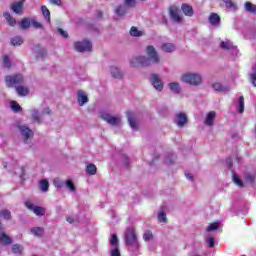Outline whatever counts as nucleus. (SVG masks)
<instances>
[{"mask_svg": "<svg viewBox=\"0 0 256 256\" xmlns=\"http://www.w3.org/2000/svg\"><path fill=\"white\" fill-rule=\"evenodd\" d=\"M170 17L175 23H183V18L179 15V9L175 6L170 7Z\"/></svg>", "mask_w": 256, "mask_h": 256, "instance_id": "obj_11", "label": "nucleus"}, {"mask_svg": "<svg viewBox=\"0 0 256 256\" xmlns=\"http://www.w3.org/2000/svg\"><path fill=\"white\" fill-rule=\"evenodd\" d=\"M126 245L132 247H139V241H137V233L134 228H128L125 236Z\"/></svg>", "mask_w": 256, "mask_h": 256, "instance_id": "obj_4", "label": "nucleus"}, {"mask_svg": "<svg viewBox=\"0 0 256 256\" xmlns=\"http://www.w3.org/2000/svg\"><path fill=\"white\" fill-rule=\"evenodd\" d=\"M98 17H103V13L102 12H98Z\"/></svg>", "mask_w": 256, "mask_h": 256, "instance_id": "obj_61", "label": "nucleus"}, {"mask_svg": "<svg viewBox=\"0 0 256 256\" xmlns=\"http://www.w3.org/2000/svg\"><path fill=\"white\" fill-rule=\"evenodd\" d=\"M144 241H149L150 239H153V233L151 231H147L143 235Z\"/></svg>", "mask_w": 256, "mask_h": 256, "instance_id": "obj_51", "label": "nucleus"}, {"mask_svg": "<svg viewBox=\"0 0 256 256\" xmlns=\"http://www.w3.org/2000/svg\"><path fill=\"white\" fill-rule=\"evenodd\" d=\"M31 25L34 29H43V24H41L40 22H37L35 20H31Z\"/></svg>", "mask_w": 256, "mask_h": 256, "instance_id": "obj_49", "label": "nucleus"}, {"mask_svg": "<svg viewBox=\"0 0 256 256\" xmlns=\"http://www.w3.org/2000/svg\"><path fill=\"white\" fill-rule=\"evenodd\" d=\"M232 165H233V164H232V163H230V164H229V167H231Z\"/></svg>", "mask_w": 256, "mask_h": 256, "instance_id": "obj_63", "label": "nucleus"}, {"mask_svg": "<svg viewBox=\"0 0 256 256\" xmlns=\"http://www.w3.org/2000/svg\"><path fill=\"white\" fill-rule=\"evenodd\" d=\"M115 13L118 15V17H123L127 15V8L123 5H119L115 9Z\"/></svg>", "mask_w": 256, "mask_h": 256, "instance_id": "obj_24", "label": "nucleus"}, {"mask_svg": "<svg viewBox=\"0 0 256 256\" xmlns=\"http://www.w3.org/2000/svg\"><path fill=\"white\" fill-rule=\"evenodd\" d=\"M233 181L235 185H238L240 188L245 187V184H243V181L241 180V178H239V174L233 175Z\"/></svg>", "mask_w": 256, "mask_h": 256, "instance_id": "obj_39", "label": "nucleus"}, {"mask_svg": "<svg viewBox=\"0 0 256 256\" xmlns=\"http://www.w3.org/2000/svg\"><path fill=\"white\" fill-rule=\"evenodd\" d=\"M215 117H217V113H215V111L208 112L204 121L205 125H207L208 127H213Z\"/></svg>", "mask_w": 256, "mask_h": 256, "instance_id": "obj_14", "label": "nucleus"}, {"mask_svg": "<svg viewBox=\"0 0 256 256\" xmlns=\"http://www.w3.org/2000/svg\"><path fill=\"white\" fill-rule=\"evenodd\" d=\"M45 55H47V50H45L44 48L38 50L37 57H45Z\"/></svg>", "mask_w": 256, "mask_h": 256, "instance_id": "obj_53", "label": "nucleus"}, {"mask_svg": "<svg viewBox=\"0 0 256 256\" xmlns=\"http://www.w3.org/2000/svg\"><path fill=\"white\" fill-rule=\"evenodd\" d=\"M168 86H169V89H170L173 93H176V94L181 93V86L179 85V83H177V82H172V83H169Z\"/></svg>", "mask_w": 256, "mask_h": 256, "instance_id": "obj_25", "label": "nucleus"}, {"mask_svg": "<svg viewBox=\"0 0 256 256\" xmlns=\"http://www.w3.org/2000/svg\"><path fill=\"white\" fill-rule=\"evenodd\" d=\"M175 49L176 47L173 43H164L161 45V50L164 51V53H173Z\"/></svg>", "mask_w": 256, "mask_h": 256, "instance_id": "obj_21", "label": "nucleus"}, {"mask_svg": "<svg viewBox=\"0 0 256 256\" xmlns=\"http://www.w3.org/2000/svg\"><path fill=\"white\" fill-rule=\"evenodd\" d=\"M31 27V19L29 18H23L20 22V28L23 29V31L29 29Z\"/></svg>", "mask_w": 256, "mask_h": 256, "instance_id": "obj_28", "label": "nucleus"}, {"mask_svg": "<svg viewBox=\"0 0 256 256\" xmlns=\"http://www.w3.org/2000/svg\"><path fill=\"white\" fill-rule=\"evenodd\" d=\"M3 65L6 69H11V60H9V56H3Z\"/></svg>", "mask_w": 256, "mask_h": 256, "instance_id": "obj_45", "label": "nucleus"}, {"mask_svg": "<svg viewBox=\"0 0 256 256\" xmlns=\"http://www.w3.org/2000/svg\"><path fill=\"white\" fill-rule=\"evenodd\" d=\"M74 49L78 53H85V51H91V49H93V44H91V41H89V40L75 42Z\"/></svg>", "mask_w": 256, "mask_h": 256, "instance_id": "obj_5", "label": "nucleus"}, {"mask_svg": "<svg viewBox=\"0 0 256 256\" xmlns=\"http://www.w3.org/2000/svg\"><path fill=\"white\" fill-rule=\"evenodd\" d=\"M3 167H4V169H7V162L3 163Z\"/></svg>", "mask_w": 256, "mask_h": 256, "instance_id": "obj_60", "label": "nucleus"}, {"mask_svg": "<svg viewBox=\"0 0 256 256\" xmlns=\"http://www.w3.org/2000/svg\"><path fill=\"white\" fill-rule=\"evenodd\" d=\"M111 256H121V251L119 250V246L115 247V249L111 250Z\"/></svg>", "mask_w": 256, "mask_h": 256, "instance_id": "obj_52", "label": "nucleus"}, {"mask_svg": "<svg viewBox=\"0 0 256 256\" xmlns=\"http://www.w3.org/2000/svg\"><path fill=\"white\" fill-rule=\"evenodd\" d=\"M78 103L80 107H83L85 103H89V97H87V94L83 90L78 91Z\"/></svg>", "mask_w": 256, "mask_h": 256, "instance_id": "obj_16", "label": "nucleus"}, {"mask_svg": "<svg viewBox=\"0 0 256 256\" xmlns=\"http://www.w3.org/2000/svg\"><path fill=\"white\" fill-rule=\"evenodd\" d=\"M0 243L4 247H7L8 245H11L13 243V239L7 235V233L3 230L0 232Z\"/></svg>", "mask_w": 256, "mask_h": 256, "instance_id": "obj_13", "label": "nucleus"}, {"mask_svg": "<svg viewBox=\"0 0 256 256\" xmlns=\"http://www.w3.org/2000/svg\"><path fill=\"white\" fill-rule=\"evenodd\" d=\"M40 189L44 193L49 191V180L43 179L42 181H40Z\"/></svg>", "mask_w": 256, "mask_h": 256, "instance_id": "obj_36", "label": "nucleus"}, {"mask_svg": "<svg viewBox=\"0 0 256 256\" xmlns=\"http://www.w3.org/2000/svg\"><path fill=\"white\" fill-rule=\"evenodd\" d=\"M246 181H249L250 183H253L255 181V176L248 174L246 176Z\"/></svg>", "mask_w": 256, "mask_h": 256, "instance_id": "obj_55", "label": "nucleus"}, {"mask_svg": "<svg viewBox=\"0 0 256 256\" xmlns=\"http://www.w3.org/2000/svg\"><path fill=\"white\" fill-rule=\"evenodd\" d=\"M31 233H34L35 237H43L45 229L43 227H34L31 229Z\"/></svg>", "mask_w": 256, "mask_h": 256, "instance_id": "obj_27", "label": "nucleus"}, {"mask_svg": "<svg viewBox=\"0 0 256 256\" xmlns=\"http://www.w3.org/2000/svg\"><path fill=\"white\" fill-rule=\"evenodd\" d=\"M110 245H112V247H119V238H117V234L111 235Z\"/></svg>", "mask_w": 256, "mask_h": 256, "instance_id": "obj_40", "label": "nucleus"}, {"mask_svg": "<svg viewBox=\"0 0 256 256\" xmlns=\"http://www.w3.org/2000/svg\"><path fill=\"white\" fill-rule=\"evenodd\" d=\"M11 45L14 47H19L20 45H23V38L21 36H15L11 39Z\"/></svg>", "mask_w": 256, "mask_h": 256, "instance_id": "obj_32", "label": "nucleus"}, {"mask_svg": "<svg viewBox=\"0 0 256 256\" xmlns=\"http://www.w3.org/2000/svg\"><path fill=\"white\" fill-rule=\"evenodd\" d=\"M238 103V113H245V97L240 96Z\"/></svg>", "mask_w": 256, "mask_h": 256, "instance_id": "obj_33", "label": "nucleus"}, {"mask_svg": "<svg viewBox=\"0 0 256 256\" xmlns=\"http://www.w3.org/2000/svg\"><path fill=\"white\" fill-rule=\"evenodd\" d=\"M146 55L148 58L146 56H137L132 58L130 65L132 67H151V65H158V63H161V58L154 46L149 45L146 47Z\"/></svg>", "mask_w": 256, "mask_h": 256, "instance_id": "obj_1", "label": "nucleus"}, {"mask_svg": "<svg viewBox=\"0 0 256 256\" xmlns=\"http://www.w3.org/2000/svg\"><path fill=\"white\" fill-rule=\"evenodd\" d=\"M66 187L70 191H77V188L75 187V184L73 183V180H71V179L66 180Z\"/></svg>", "mask_w": 256, "mask_h": 256, "instance_id": "obj_43", "label": "nucleus"}, {"mask_svg": "<svg viewBox=\"0 0 256 256\" xmlns=\"http://www.w3.org/2000/svg\"><path fill=\"white\" fill-rule=\"evenodd\" d=\"M66 221H67L68 223H73L74 218H73V217H68V218L66 219Z\"/></svg>", "mask_w": 256, "mask_h": 256, "instance_id": "obj_57", "label": "nucleus"}, {"mask_svg": "<svg viewBox=\"0 0 256 256\" xmlns=\"http://www.w3.org/2000/svg\"><path fill=\"white\" fill-rule=\"evenodd\" d=\"M4 17H6L8 25H10L11 27H15V25H17V20H15V18L11 17V14L9 12H5Z\"/></svg>", "mask_w": 256, "mask_h": 256, "instance_id": "obj_30", "label": "nucleus"}, {"mask_svg": "<svg viewBox=\"0 0 256 256\" xmlns=\"http://www.w3.org/2000/svg\"><path fill=\"white\" fill-rule=\"evenodd\" d=\"M188 121L189 120H187V114H185V112L177 113L174 119V123L178 127H183L186 123H188Z\"/></svg>", "mask_w": 256, "mask_h": 256, "instance_id": "obj_9", "label": "nucleus"}, {"mask_svg": "<svg viewBox=\"0 0 256 256\" xmlns=\"http://www.w3.org/2000/svg\"><path fill=\"white\" fill-rule=\"evenodd\" d=\"M37 49H39V47H41L39 44L36 45Z\"/></svg>", "mask_w": 256, "mask_h": 256, "instance_id": "obj_62", "label": "nucleus"}, {"mask_svg": "<svg viewBox=\"0 0 256 256\" xmlns=\"http://www.w3.org/2000/svg\"><path fill=\"white\" fill-rule=\"evenodd\" d=\"M11 109L15 113H19V111L23 110V108H21V105H19V103H17V101H12L11 102Z\"/></svg>", "mask_w": 256, "mask_h": 256, "instance_id": "obj_41", "label": "nucleus"}, {"mask_svg": "<svg viewBox=\"0 0 256 256\" xmlns=\"http://www.w3.org/2000/svg\"><path fill=\"white\" fill-rule=\"evenodd\" d=\"M20 133L24 139V143H27L31 137H33V130L29 129L27 126H20L19 127Z\"/></svg>", "mask_w": 256, "mask_h": 256, "instance_id": "obj_10", "label": "nucleus"}, {"mask_svg": "<svg viewBox=\"0 0 256 256\" xmlns=\"http://www.w3.org/2000/svg\"><path fill=\"white\" fill-rule=\"evenodd\" d=\"M25 205L27 209H30V211H33V213H35V215H37L38 217L45 215V209L43 207L35 206L33 205V203L29 201L25 202Z\"/></svg>", "mask_w": 256, "mask_h": 256, "instance_id": "obj_8", "label": "nucleus"}, {"mask_svg": "<svg viewBox=\"0 0 256 256\" xmlns=\"http://www.w3.org/2000/svg\"><path fill=\"white\" fill-rule=\"evenodd\" d=\"M12 252L15 255H21L23 253V245H21V244H14L12 246Z\"/></svg>", "mask_w": 256, "mask_h": 256, "instance_id": "obj_35", "label": "nucleus"}, {"mask_svg": "<svg viewBox=\"0 0 256 256\" xmlns=\"http://www.w3.org/2000/svg\"><path fill=\"white\" fill-rule=\"evenodd\" d=\"M130 35L132 37H143V32L139 29H137V27L132 26L130 29Z\"/></svg>", "mask_w": 256, "mask_h": 256, "instance_id": "obj_34", "label": "nucleus"}, {"mask_svg": "<svg viewBox=\"0 0 256 256\" xmlns=\"http://www.w3.org/2000/svg\"><path fill=\"white\" fill-rule=\"evenodd\" d=\"M208 20L211 25H219L221 23V17L215 12L210 14Z\"/></svg>", "mask_w": 256, "mask_h": 256, "instance_id": "obj_19", "label": "nucleus"}, {"mask_svg": "<svg viewBox=\"0 0 256 256\" xmlns=\"http://www.w3.org/2000/svg\"><path fill=\"white\" fill-rule=\"evenodd\" d=\"M217 229H219V223L214 222V223H211V224L206 228V231L209 233V232H211V231H217Z\"/></svg>", "mask_w": 256, "mask_h": 256, "instance_id": "obj_44", "label": "nucleus"}, {"mask_svg": "<svg viewBox=\"0 0 256 256\" xmlns=\"http://www.w3.org/2000/svg\"><path fill=\"white\" fill-rule=\"evenodd\" d=\"M86 173L88 175H97V166L93 163H90L86 166Z\"/></svg>", "mask_w": 256, "mask_h": 256, "instance_id": "obj_26", "label": "nucleus"}, {"mask_svg": "<svg viewBox=\"0 0 256 256\" xmlns=\"http://www.w3.org/2000/svg\"><path fill=\"white\" fill-rule=\"evenodd\" d=\"M50 3H52V5H61V0H50Z\"/></svg>", "mask_w": 256, "mask_h": 256, "instance_id": "obj_56", "label": "nucleus"}, {"mask_svg": "<svg viewBox=\"0 0 256 256\" xmlns=\"http://www.w3.org/2000/svg\"><path fill=\"white\" fill-rule=\"evenodd\" d=\"M181 10L183 11L184 15H186V17H193L195 13L193 11V6L185 3L181 5Z\"/></svg>", "mask_w": 256, "mask_h": 256, "instance_id": "obj_17", "label": "nucleus"}, {"mask_svg": "<svg viewBox=\"0 0 256 256\" xmlns=\"http://www.w3.org/2000/svg\"><path fill=\"white\" fill-rule=\"evenodd\" d=\"M206 243L210 249H213L215 247V238L211 235L207 236Z\"/></svg>", "mask_w": 256, "mask_h": 256, "instance_id": "obj_42", "label": "nucleus"}, {"mask_svg": "<svg viewBox=\"0 0 256 256\" xmlns=\"http://www.w3.org/2000/svg\"><path fill=\"white\" fill-rule=\"evenodd\" d=\"M0 217H3L6 221H11V211L7 209L1 210Z\"/></svg>", "mask_w": 256, "mask_h": 256, "instance_id": "obj_37", "label": "nucleus"}, {"mask_svg": "<svg viewBox=\"0 0 256 256\" xmlns=\"http://www.w3.org/2000/svg\"><path fill=\"white\" fill-rule=\"evenodd\" d=\"M41 11H42V15H44L45 19H47V21L49 23H51V12L47 8V6H45V5L41 6Z\"/></svg>", "mask_w": 256, "mask_h": 256, "instance_id": "obj_31", "label": "nucleus"}, {"mask_svg": "<svg viewBox=\"0 0 256 256\" xmlns=\"http://www.w3.org/2000/svg\"><path fill=\"white\" fill-rule=\"evenodd\" d=\"M187 179H193V174H186Z\"/></svg>", "mask_w": 256, "mask_h": 256, "instance_id": "obj_58", "label": "nucleus"}, {"mask_svg": "<svg viewBox=\"0 0 256 256\" xmlns=\"http://www.w3.org/2000/svg\"><path fill=\"white\" fill-rule=\"evenodd\" d=\"M225 3L226 9H232V11H237V4L233 0H222Z\"/></svg>", "mask_w": 256, "mask_h": 256, "instance_id": "obj_29", "label": "nucleus"}, {"mask_svg": "<svg viewBox=\"0 0 256 256\" xmlns=\"http://www.w3.org/2000/svg\"><path fill=\"white\" fill-rule=\"evenodd\" d=\"M110 71L114 79H121L123 77V72H121V70H119L117 67H111Z\"/></svg>", "mask_w": 256, "mask_h": 256, "instance_id": "obj_23", "label": "nucleus"}, {"mask_svg": "<svg viewBox=\"0 0 256 256\" xmlns=\"http://www.w3.org/2000/svg\"><path fill=\"white\" fill-rule=\"evenodd\" d=\"M32 119H34L36 123H41V118L39 117V111L37 110L32 111Z\"/></svg>", "mask_w": 256, "mask_h": 256, "instance_id": "obj_48", "label": "nucleus"}, {"mask_svg": "<svg viewBox=\"0 0 256 256\" xmlns=\"http://www.w3.org/2000/svg\"><path fill=\"white\" fill-rule=\"evenodd\" d=\"M245 11L248 13H252L253 15H256V5L251 2H245L244 5Z\"/></svg>", "mask_w": 256, "mask_h": 256, "instance_id": "obj_22", "label": "nucleus"}, {"mask_svg": "<svg viewBox=\"0 0 256 256\" xmlns=\"http://www.w3.org/2000/svg\"><path fill=\"white\" fill-rule=\"evenodd\" d=\"M64 186H65V183H63L61 180L59 179L54 180V187H57V189H63Z\"/></svg>", "mask_w": 256, "mask_h": 256, "instance_id": "obj_50", "label": "nucleus"}, {"mask_svg": "<svg viewBox=\"0 0 256 256\" xmlns=\"http://www.w3.org/2000/svg\"><path fill=\"white\" fill-rule=\"evenodd\" d=\"M23 3H25V0L14 2L11 4L10 9L13 13H16V15H21V13H23Z\"/></svg>", "mask_w": 256, "mask_h": 256, "instance_id": "obj_12", "label": "nucleus"}, {"mask_svg": "<svg viewBox=\"0 0 256 256\" xmlns=\"http://www.w3.org/2000/svg\"><path fill=\"white\" fill-rule=\"evenodd\" d=\"M2 231H4V228H3V224L0 222V233H2Z\"/></svg>", "mask_w": 256, "mask_h": 256, "instance_id": "obj_59", "label": "nucleus"}, {"mask_svg": "<svg viewBox=\"0 0 256 256\" xmlns=\"http://www.w3.org/2000/svg\"><path fill=\"white\" fill-rule=\"evenodd\" d=\"M16 93L19 97H27L29 95V87L20 84V86H16Z\"/></svg>", "mask_w": 256, "mask_h": 256, "instance_id": "obj_15", "label": "nucleus"}, {"mask_svg": "<svg viewBox=\"0 0 256 256\" xmlns=\"http://www.w3.org/2000/svg\"><path fill=\"white\" fill-rule=\"evenodd\" d=\"M158 221L160 223H167V216L165 215V212L164 211H161L159 214H158Z\"/></svg>", "mask_w": 256, "mask_h": 256, "instance_id": "obj_46", "label": "nucleus"}, {"mask_svg": "<svg viewBox=\"0 0 256 256\" xmlns=\"http://www.w3.org/2000/svg\"><path fill=\"white\" fill-rule=\"evenodd\" d=\"M150 82L156 91H163L164 84L163 81H161L159 74H152Z\"/></svg>", "mask_w": 256, "mask_h": 256, "instance_id": "obj_7", "label": "nucleus"}, {"mask_svg": "<svg viewBox=\"0 0 256 256\" xmlns=\"http://www.w3.org/2000/svg\"><path fill=\"white\" fill-rule=\"evenodd\" d=\"M126 115L128 117V122L130 127L135 131H137L138 127H137V122L135 121V116L132 114V112H126Z\"/></svg>", "mask_w": 256, "mask_h": 256, "instance_id": "obj_20", "label": "nucleus"}, {"mask_svg": "<svg viewBox=\"0 0 256 256\" xmlns=\"http://www.w3.org/2000/svg\"><path fill=\"white\" fill-rule=\"evenodd\" d=\"M124 5L126 7L133 8L135 5H137V0H124Z\"/></svg>", "mask_w": 256, "mask_h": 256, "instance_id": "obj_47", "label": "nucleus"}, {"mask_svg": "<svg viewBox=\"0 0 256 256\" xmlns=\"http://www.w3.org/2000/svg\"><path fill=\"white\" fill-rule=\"evenodd\" d=\"M214 91H217L218 93H229V91H231V89H229V87L227 86H222L221 83L216 82L212 85Z\"/></svg>", "mask_w": 256, "mask_h": 256, "instance_id": "obj_18", "label": "nucleus"}, {"mask_svg": "<svg viewBox=\"0 0 256 256\" xmlns=\"http://www.w3.org/2000/svg\"><path fill=\"white\" fill-rule=\"evenodd\" d=\"M181 81H183V83H188V85L197 87L203 83V78L199 74L186 73L181 76Z\"/></svg>", "mask_w": 256, "mask_h": 256, "instance_id": "obj_3", "label": "nucleus"}, {"mask_svg": "<svg viewBox=\"0 0 256 256\" xmlns=\"http://www.w3.org/2000/svg\"><path fill=\"white\" fill-rule=\"evenodd\" d=\"M220 47L221 49H223L224 51H231V49H233V45H231V43L229 41H222L220 43Z\"/></svg>", "mask_w": 256, "mask_h": 256, "instance_id": "obj_38", "label": "nucleus"}, {"mask_svg": "<svg viewBox=\"0 0 256 256\" xmlns=\"http://www.w3.org/2000/svg\"><path fill=\"white\" fill-rule=\"evenodd\" d=\"M4 81L6 83V87L9 89L15 87H19L20 85H23L25 83V78L22 76V74H13L5 76Z\"/></svg>", "mask_w": 256, "mask_h": 256, "instance_id": "obj_2", "label": "nucleus"}, {"mask_svg": "<svg viewBox=\"0 0 256 256\" xmlns=\"http://www.w3.org/2000/svg\"><path fill=\"white\" fill-rule=\"evenodd\" d=\"M58 33L60 35H62V37H64V39H67V37H69V34L65 30H63L61 28H58Z\"/></svg>", "mask_w": 256, "mask_h": 256, "instance_id": "obj_54", "label": "nucleus"}, {"mask_svg": "<svg viewBox=\"0 0 256 256\" xmlns=\"http://www.w3.org/2000/svg\"><path fill=\"white\" fill-rule=\"evenodd\" d=\"M101 119H103V121H106V123L112 125L113 127L121 123V119L119 117L111 116V114L109 113H102Z\"/></svg>", "mask_w": 256, "mask_h": 256, "instance_id": "obj_6", "label": "nucleus"}]
</instances>
